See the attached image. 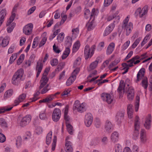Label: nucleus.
Segmentation results:
<instances>
[{
    "label": "nucleus",
    "instance_id": "603ef678",
    "mask_svg": "<svg viewBox=\"0 0 152 152\" xmlns=\"http://www.w3.org/2000/svg\"><path fill=\"white\" fill-rule=\"evenodd\" d=\"M17 57L16 53L13 54L10 57V59L9 62L10 64H12L16 59Z\"/></svg>",
    "mask_w": 152,
    "mask_h": 152
},
{
    "label": "nucleus",
    "instance_id": "412c9836",
    "mask_svg": "<svg viewBox=\"0 0 152 152\" xmlns=\"http://www.w3.org/2000/svg\"><path fill=\"white\" fill-rule=\"evenodd\" d=\"M128 99L129 100H132L133 99L134 94V90L132 87L129 88L127 92Z\"/></svg>",
    "mask_w": 152,
    "mask_h": 152
},
{
    "label": "nucleus",
    "instance_id": "423d86ee",
    "mask_svg": "<svg viewBox=\"0 0 152 152\" xmlns=\"http://www.w3.org/2000/svg\"><path fill=\"white\" fill-rule=\"evenodd\" d=\"M61 111L58 108H55L52 113V116L53 121L55 122L58 121L61 116Z\"/></svg>",
    "mask_w": 152,
    "mask_h": 152
},
{
    "label": "nucleus",
    "instance_id": "5fc2aeb1",
    "mask_svg": "<svg viewBox=\"0 0 152 152\" xmlns=\"http://www.w3.org/2000/svg\"><path fill=\"white\" fill-rule=\"evenodd\" d=\"M94 125L97 128L100 127L101 125V123L99 118H96L95 119L94 122Z\"/></svg>",
    "mask_w": 152,
    "mask_h": 152
},
{
    "label": "nucleus",
    "instance_id": "0eeeda50",
    "mask_svg": "<svg viewBox=\"0 0 152 152\" xmlns=\"http://www.w3.org/2000/svg\"><path fill=\"white\" fill-rule=\"evenodd\" d=\"M71 137L67 136L65 140V150L66 152H72L73 151V144L70 140Z\"/></svg>",
    "mask_w": 152,
    "mask_h": 152
},
{
    "label": "nucleus",
    "instance_id": "bf43d9fd",
    "mask_svg": "<svg viewBox=\"0 0 152 152\" xmlns=\"http://www.w3.org/2000/svg\"><path fill=\"white\" fill-rule=\"evenodd\" d=\"M50 63L52 66H56L58 63V61L57 59L53 58L50 61Z\"/></svg>",
    "mask_w": 152,
    "mask_h": 152
},
{
    "label": "nucleus",
    "instance_id": "49530a36",
    "mask_svg": "<svg viewBox=\"0 0 152 152\" xmlns=\"http://www.w3.org/2000/svg\"><path fill=\"white\" fill-rule=\"evenodd\" d=\"M0 125L3 128H6L7 126L6 122L3 118H0Z\"/></svg>",
    "mask_w": 152,
    "mask_h": 152
},
{
    "label": "nucleus",
    "instance_id": "c9c22d12",
    "mask_svg": "<svg viewBox=\"0 0 152 152\" xmlns=\"http://www.w3.org/2000/svg\"><path fill=\"white\" fill-rule=\"evenodd\" d=\"M141 85L144 89H146L148 86L147 78L146 77L143 79L142 81Z\"/></svg>",
    "mask_w": 152,
    "mask_h": 152
},
{
    "label": "nucleus",
    "instance_id": "20e7f679",
    "mask_svg": "<svg viewBox=\"0 0 152 152\" xmlns=\"http://www.w3.org/2000/svg\"><path fill=\"white\" fill-rule=\"evenodd\" d=\"M31 118V116L29 115H27L21 118L19 117L18 119V123L20 126L23 127L29 123Z\"/></svg>",
    "mask_w": 152,
    "mask_h": 152
},
{
    "label": "nucleus",
    "instance_id": "bb28decb",
    "mask_svg": "<svg viewBox=\"0 0 152 152\" xmlns=\"http://www.w3.org/2000/svg\"><path fill=\"white\" fill-rule=\"evenodd\" d=\"M48 81V79L47 77L42 76L41 79L40 81V85L39 87V89H41L43 87L47 84Z\"/></svg>",
    "mask_w": 152,
    "mask_h": 152
},
{
    "label": "nucleus",
    "instance_id": "6ab92c4d",
    "mask_svg": "<svg viewBox=\"0 0 152 152\" xmlns=\"http://www.w3.org/2000/svg\"><path fill=\"white\" fill-rule=\"evenodd\" d=\"M7 14V10L4 9H2L0 12V26L3 23Z\"/></svg>",
    "mask_w": 152,
    "mask_h": 152
},
{
    "label": "nucleus",
    "instance_id": "6e6552de",
    "mask_svg": "<svg viewBox=\"0 0 152 152\" xmlns=\"http://www.w3.org/2000/svg\"><path fill=\"white\" fill-rule=\"evenodd\" d=\"M93 121V118L91 113H87L85 116L84 123L86 126L90 127L92 124Z\"/></svg>",
    "mask_w": 152,
    "mask_h": 152
},
{
    "label": "nucleus",
    "instance_id": "2eb2a0df",
    "mask_svg": "<svg viewBox=\"0 0 152 152\" xmlns=\"http://www.w3.org/2000/svg\"><path fill=\"white\" fill-rule=\"evenodd\" d=\"M140 142L143 143H145L147 141V137L146 131L145 129H142L140 134Z\"/></svg>",
    "mask_w": 152,
    "mask_h": 152
},
{
    "label": "nucleus",
    "instance_id": "f257e3e1",
    "mask_svg": "<svg viewBox=\"0 0 152 152\" xmlns=\"http://www.w3.org/2000/svg\"><path fill=\"white\" fill-rule=\"evenodd\" d=\"M23 74V69H20L16 72L12 76V83L15 85H18L20 81L22 80V77Z\"/></svg>",
    "mask_w": 152,
    "mask_h": 152
},
{
    "label": "nucleus",
    "instance_id": "e433bc0d",
    "mask_svg": "<svg viewBox=\"0 0 152 152\" xmlns=\"http://www.w3.org/2000/svg\"><path fill=\"white\" fill-rule=\"evenodd\" d=\"M80 46V44L79 41H76L73 45V52H75L77 51L79 49Z\"/></svg>",
    "mask_w": 152,
    "mask_h": 152
},
{
    "label": "nucleus",
    "instance_id": "052dcab7",
    "mask_svg": "<svg viewBox=\"0 0 152 152\" xmlns=\"http://www.w3.org/2000/svg\"><path fill=\"white\" fill-rule=\"evenodd\" d=\"M150 38L149 35H147L141 43V46H143L146 43L147 41L150 39Z\"/></svg>",
    "mask_w": 152,
    "mask_h": 152
},
{
    "label": "nucleus",
    "instance_id": "13d9d810",
    "mask_svg": "<svg viewBox=\"0 0 152 152\" xmlns=\"http://www.w3.org/2000/svg\"><path fill=\"white\" fill-rule=\"evenodd\" d=\"M39 118L41 120H44L46 118V115L45 113V110L40 113L39 116Z\"/></svg>",
    "mask_w": 152,
    "mask_h": 152
},
{
    "label": "nucleus",
    "instance_id": "72a5a7b5",
    "mask_svg": "<svg viewBox=\"0 0 152 152\" xmlns=\"http://www.w3.org/2000/svg\"><path fill=\"white\" fill-rule=\"evenodd\" d=\"M75 79L76 78L75 76H73L71 75L67 80L66 82V85L68 86L71 85Z\"/></svg>",
    "mask_w": 152,
    "mask_h": 152
},
{
    "label": "nucleus",
    "instance_id": "4468645a",
    "mask_svg": "<svg viewBox=\"0 0 152 152\" xmlns=\"http://www.w3.org/2000/svg\"><path fill=\"white\" fill-rule=\"evenodd\" d=\"M102 99L103 100H105L108 104L111 103L113 100V98L109 94H104L101 96Z\"/></svg>",
    "mask_w": 152,
    "mask_h": 152
},
{
    "label": "nucleus",
    "instance_id": "9b49d317",
    "mask_svg": "<svg viewBox=\"0 0 152 152\" xmlns=\"http://www.w3.org/2000/svg\"><path fill=\"white\" fill-rule=\"evenodd\" d=\"M26 96V94H23L20 95L14 100V106L18 105L20 102H23L25 99Z\"/></svg>",
    "mask_w": 152,
    "mask_h": 152
},
{
    "label": "nucleus",
    "instance_id": "09e8293b",
    "mask_svg": "<svg viewBox=\"0 0 152 152\" xmlns=\"http://www.w3.org/2000/svg\"><path fill=\"white\" fill-rule=\"evenodd\" d=\"M24 58V55L23 54H21L17 61V64L20 65L23 61Z\"/></svg>",
    "mask_w": 152,
    "mask_h": 152
},
{
    "label": "nucleus",
    "instance_id": "864d4df0",
    "mask_svg": "<svg viewBox=\"0 0 152 152\" xmlns=\"http://www.w3.org/2000/svg\"><path fill=\"white\" fill-rule=\"evenodd\" d=\"M81 58L80 57H78L75 61L74 64V66L76 67L79 66L81 63Z\"/></svg>",
    "mask_w": 152,
    "mask_h": 152
},
{
    "label": "nucleus",
    "instance_id": "a19ab883",
    "mask_svg": "<svg viewBox=\"0 0 152 152\" xmlns=\"http://www.w3.org/2000/svg\"><path fill=\"white\" fill-rule=\"evenodd\" d=\"M57 139L56 136H54L53 140V142L52 145V150L53 151H54L55 150L56 144Z\"/></svg>",
    "mask_w": 152,
    "mask_h": 152
},
{
    "label": "nucleus",
    "instance_id": "4c0bfd02",
    "mask_svg": "<svg viewBox=\"0 0 152 152\" xmlns=\"http://www.w3.org/2000/svg\"><path fill=\"white\" fill-rule=\"evenodd\" d=\"M66 125L67 128V130L69 133L71 135L73 134L74 130L72 126L69 123L67 124H66Z\"/></svg>",
    "mask_w": 152,
    "mask_h": 152
},
{
    "label": "nucleus",
    "instance_id": "de8ad7c7",
    "mask_svg": "<svg viewBox=\"0 0 152 152\" xmlns=\"http://www.w3.org/2000/svg\"><path fill=\"white\" fill-rule=\"evenodd\" d=\"M114 18H115V19H119V18L118 16H117V14H114L108 16L107 19V21H109Z\"/></svg>",
    "mask_w": 152,
    "mask_h": 152
},
{
    "label": "nucleus",
    "instance_id": "338daca9",
    "mask_svg": "<svg viewBox=\"0 0 152 152\" xmlns=\"http://www.w3.org/2000/svg\"><path fill=\"white\" fill-rule=\"evenodd\" d=\"M104 42H100L97 48V50L99 51H101L102 49L104 47Z\"/></svg>",
    "mask_w": 152,
    "mask_h": 152
},
{
    "label": "nucleus",
    "instance_id": "680f3d73",
    "mask_svg": "<svg viewBox=\"0 0 152 152\" xmlns=\"http://www.w3.org/2000/svg\"><path fill=\"white\" fill-rule=\"evenodd\" d=\"M132 152H138L139 147L136 145H133L131 148Z\"/></svg>",
    "mask_w": 152,
    "mask_h": 152
},
{
    "label": "nucleus",
    "instance_id": "8fccbe9b",
    "mask_svg": "<svg viewBox=\"0 0 152 152\" xmlns=\"http://www.w3.org/2000/svg\"><path fill=\"white\" fill-rule=\"evenodd\" d=\"M130 42L129 40L126 41L122 46L121 51H123L126 49L129 46Z\"/></svg>",
    "mask_w": 152,
    "mask_h": 152
},
{
    "label": "nucleus",
    "instance_id": "f704fd0d",
    "mask_svg": "<svg viewBox=\"0 0 152 152\" xmlns=\"http://www.w3.org/2000/svg\"><path fill=\"white\" fill-rule=\"evenodd\" d=\"M72 36L76 37L78 34L79 32V29L78 27L72 29Z\"/></svg>",
    "mask_w": 152,
    "mask_h": 152
},
{
    "label": "nucleus",
    "instance_id": "58836bf2",
    "mask_svg": "<svg viewBox=\"0 0 152 152\" xmlns=\"http://www.w3.org/2000/svg\"><path fill=\"white\" fill-rule=\"evenodd\" d=\"M52 97L49 96V95L47 96L45 98L39 101V103H49L50 101H52Z\"/></svg>",
    "mask_w": 152,
    "mask_h": 152
},
{
    "label": "nucleus",
    "instance_id": "6e6d98bb",
    "mask_svg": "<svg viewBox=\"0 0 152 152\" xmlns=\"http://www.w3.org/2000/svg\"><path fill=\"white\" fill-rule=\"evenodd\" d=\"M119 61L118 60H115L112 62L108 66V68L110 69L113 66L116 65L119 62Z\"/></svg>",
    "mask_w": 152,
    "mask_h": 152
},
{
    "label": "nucleus",
    "instance_id": "37998d69",
    "mask_svg": "<svg viewBox=\"0 0 152 152\" xmlns=\"http://www.w3.org/2000/svg\"><path fill=\"white\" fill-rule=\"evenodd\" d=\"M64 37V34L63 32L61 33L57 37V39L58 42H62L63 41Z\"/></svg>",
    "mask_w": 152,
    "mask_h": 152
},
{
    "label": "nucleus",
    "instance_id": "4be33fe9",
    "mask_svg": "<svg viewBox=\"0 0 152 152\" xmlns=\"http://www.w3.org/2000/svg\"><path fill=\"white\" fill-rule=\"evenodd\" d=\"M124 111H120L117 113L116 116V120L118 124H120L124 118Z\"/></svg>",
    "mask_w": 152,
    "mask_h": 152
},
{
    "label": "nucleus",
    "instance_id": "e2e57ef3",
    "mask_svg": "<svg viewBox=\"0 0 152 152\" xmlns=\"http://www.w3.org/2000/svg\"><path fill=\"white\" fill-rule=\"evenodd\" d=\"M122 149L121 145L120 144L116 145L115 147V152H122Z\"/></svg>",
    "mask_w": 152,
    "mask_h": 152
},
{
    "label": "nucleus",
    "instance_id": "cd10ccee",
    "mask_svg": "<svg viewBox=\"0 0 152 152\" xmlns=\"http://www.w3.org/2000/svg\"><path fill=\"white\" fill-rule=\"evenodd\" d=\"M72 43V39L71 37L68 36L66 37L65 41V44L66 48H69L71 47Z\"/></svg>",
    "mask_w": 152,
    "mask_h": 152
},
{
    "label": "nucleus",
    "instance_id": "aec40b11",
    "mask_svg": "<svg viewBox=\"0 0 152 152\" xmlns=\"http://www.w3.org/2000/svg\"><path fill=\"white\" fill-rule=\"evenodd\" d=\"M43 65L41 61H39L37 63L36 66V70L37 71L36 77H38L39 76L42 69Z\"/></svg>",
    "mask_w": 152,
    "mask_h": 152
},
{
    "label": "nucleus",
    "instance_id": "c03bdc74",
    "mask_svg": "<svg viewBox=\"0 0 152 152\" xmlns=\"http://www.w3.org/2000/svg\"><path fill=\"white\" fill-rule=\"evenodd\" d=\"M15 26V23H13L11 25L7 26L8 27L7 28V31L8 33L11 32Z\"/></svg>",
    "mask_w": 152,
    "mask_h": 152
},
{
    "label": "nucleus",
    "instance_id": "7ed1b4c3",
    "mask_svg": "<svg viewBox=\"0 0 152 152\" xmlns=\"http://www.w3.org/2000/svg\"><path fill=\"white\" fill-rule=\"evenodd\" d=\"M73 110H76L80 113H82L86 110L85 104L83 103H80L78 100H76L73 104Z\"/></svg>",
    "mask_w": 152,
    "mask_h": 152
},
{
    "label": "nucleus",
    "instance_id": "4d7b16f0",
    "mask_svg": "<svg viewBox=\"0 0 152 152\" xmlns=\"http://www.w3.org/2000/svg\"><path fill=\"white\" fill-rule=\"evenodd\" d=\"M98 10H96L95 8L93 9L90 15V19L93 17L94 18L95 16L98 14Z\"/></svg>",
    "mask_w": 152,
    "mask_h": 152
},
{
    "label": "nucleus",
    "instance_id": "f03ea898",
    "mask_svg": "<svg viewBox=\"0 0 152 152\" xmlns=\"http://www.w3.org/2000/svg\"><path fill=\"white\" fill-rule=\"evenodd\" d=\"M129 17L128 16L124 20L122 25V28L123 29L126 31V35L128 36L131 33L133 28V25L131 23H128Z\"/></svg>",
    "mask_w": 152,
    "mask_h": 152
},
{
    "label": "nucleus",
    "instance_id": "473e14b6",
    "mask_svg": "<svg viewBox=\"0 0 152 152\" xmlns=\"http://www.w3.org/2000/svg\"><path fill=\"white\" fill-rule=\"evenodd\" d=\"M70 52V50L68 48H66V49L64 51L63 55L62 56V58L64 59L68 56Z\"/></svg>",
    "mask_w": 152,
    "mask_h": 152
},
{
    "label": "nucleus",
    "instance_id": "dca6fc26",
    "mask_svg": "<svg viewBox=\"0 0 152 152\" xmlns=\"http://www.w3.org/2000/svg\"><path fill=\"white\" fill-rule=\"evenodd\" d=\"M69 106L67 105L65 107L64 112V118L66 121V124H69L71 121V119L69 115H68Z\"/></svg>",
    "mask_w": 152,
    "mask_h": 152
},
{
    "label": "nucleus",
    "instance_id": "f3484780",
    "mask_svg": "<svg viewBox=\"0 0 152 152\" xmlns=\"http://www.w3.org/2000/svg\"><path fill=\"white\" fill-rule=\"evenodd\" d=\"M114 27L115 25L113 23L110 24L106 28L103 34V36H106L108 35L113 31Z\"/></svg>",
    "mask_w": 152,
    "mask_h": 152
},
{
    "label": "nucleus",
    "instance_id": "5701e85b",
    "mask_svg": "<svg viewBox=\"0 0 152 152\" xmlns=\"http://www.w3.org/2000/svg\"><path fill=\"white\" fill-rule=\"evenodd\" d=\"M119 137V134L116 131L113 132L111 134V139L112 142L114 143H115L118 141Z\"/></svg>",
    "mask_w": 152,
    "mask_h": 152
},
{
    "label": "nucleus",
    "instance_id": "2f4dec72",
    "mask_svg": "<svg viewBox=\"0 0 152 152\" xmlns=\"http://www.w3.org/2000/svg\"><path fill=\"white\" fill-rule=\"evenodd\" d=\"M52 132L50 131L48 134L46 138V143L48 145H49L51 142L52 139Z\"/></svg>",
    "mask_w": 152,
    "mask_h": 152
},
{
    "label": "nucleus",
    "instance_id": "ddd939ff",
    "mask_svg": "<svg viewBox=\"0 0 152 152\" xmlns=\"http://www.w3.org/2000/svg\"><path fill=\"white\" fill-rule=\"evenodd\" d=\"M125 86L124 84V81L121 80L120 81L119 87L118 88L117 91L119 94L120 96H122L124 93V87Z\"/></svg>",
    "mask_w": 152,
    "mask_h": 152
},
{
    "label": "nucleus",
    "instance_id": "c85d7f7f",
    "mask_svg": "<svg viewBox=\"0 0 152 152\" xmlns=\"http://www.w3.org/2000/svg\"><path fill=\"white\" fill-rule=\"evenodd\" d=\"M99 61L98 60H96L91 63L89 66L88 70L91 71L95 69L97 66Z\"/></svg>",
    "mask_w": 152,
    "mask_h": 152
},
{
    "label": "nucleus",
    "instance_id": "ea45409f",
    "mask_svg": "<svg viewBox=\"0 0 152 152\" xmlns=\"http://www.w3.org/2000/svg\"><path fill=\"white\" fill-rule=\"evenodd\" d=\"M140 97L139 96L137 95L136 97V102L135 104V111L137 112L138 111L139 107V106Z\"/></svg>",
    "mask_w": 152,
    "mask_h": 152
},
{
    "label": "nucleus",
    "instance_id": "a211bd4d",
    "mask_svg": "<svg viewBox=\"0 0 152 152\" xmlns=\"http://www.w3.org/2000/svg\"><path fill=\"white\" fill-rule=\"evenodd\" d=\"M115 47V44L112 42L110 43L107 47L106 54L107 55L111 54L114 50Z\"/></svg>",
    "mask_w": 152,
    "mask_h": 152
},
{
    "label": "nucleus",
    "instance_id": "69168bd1",
    "mask_svg": "<svg viewBox=\"0 0 152 152\" xmlns=\"http://www.w3.org/2000/svg\"><path fill=\"white\" fill-rule=\"evenodd\" d=\"M38 38L37 37L35 38L34 39L32 45V48H34L36 47L38 45Z\"/></svg>",
    "mask_w": 152,
    "mask_h": 152
},
{
    "label": "nucleus",
    "instance_id": "a878e982",
    "mask_svg": "<svg viewBox=\"0 0 152 152\" xmlns=\"http://www.w3.org/2000/svg\"><path fill=\"white\" fill-rule=\"evenodd\" d=\"M145 69L144 68H142L139 71L137 75V81H138L140 80L144 77Z\"/></svg>",
    "mask_w": 152,
    "mask_h": 152
},
{
    "label": "nucleus",
    "instance_id": "c756f323",
    "mask_svg": "<svg viewBox=\"0 0 152 152\" xmlns=\"http://www.w3.org/2000/svg\"><path fill=\"white\" fill-rule=\"evenodd\" d=\"M93 20L91 22H88L86 24V27L89 31L92 30L95 27V26Z\"/></svg>",
    "mask_w": 152,
    "mask_h": 152
},
{
    "label": "nucleus",
    "instance_id": "b1692460",
    "mask_svg": "<svg viewBox=\"0 0 152 152\" xmlns=\"http://www.w3.org/2000/svg\"><path fill=\"white\" fill-rule=\"evenodd\" d=\"M13 91L12 89L7 90L4 94L3 96L4 100H5L10 97L13 94Z\"/></svg>",
    "mask_w": 152,
    "mask_h": 152
},
{
    "label": "nucleus",
    "instance_id": "79ce46f5",
    "mask_svg": "<svg viewBox=\"0 0 152 152\" xmlns=\"http://www.w3.org/2000/svg\"><path fill=\"white\" fill-rule=\"evenodd\" d=\"M15 17V15L14 14L11 15V16L7 21L6 26H8L9 25H11V24L12 23V22L14 20Z\"/></svg>",
    "mask_w": 152,
    "mask_h": 152
},
{
    "label": "nucleus",
    "instance_id": "f8f14e48",
    "mask_svg": "<svg viewBox=\"0 0 152 152\" xmlns=\"http://www.w3.org/2000/svg\"><path fill=\"white\" fill-rule=\"evenodd\" d=\"M151 118L150 115H148L145 119L144 126L146 129H149L151 127Z\"/></svg>",
    "mask_w": 152,
    "mask_h": 152
},
{
    "label": "nucleus",
    "instance_id": "9d476101",
    "mask_svg": "<svg viewBox=\"0 0 152 152\" xmlns=\"http://www.w3.org/2000/svg\"><path fill=\"white\" fill-rule=\"evenodd\" d=\"M33 28V25L31 23H29L26 25L23 28V31L26 35H29L31 34Z\"/></svg>",
    "mask_w": 152,
    "mask_h": 152
},
{
    "label": "nucleus",
    "instance_id": "7c9ffc66",
    "mask_svg": "<svg viewBox=\"0 0 152 152\" xmlns=\"http://www.w3.org/2000/svg\"><path fill=\"white\" fill-rule=\"evenodd\" d=\"M9 37H5L2 39L1 43V45L3 47H6L9 43Z\"/></svg>",
    "mask_w": 152,
    "mask_h": 152
},
{
    "label": "nucleus",
    "instance_id": "774afa93",
    "mask_svg": "<svg viewBox=\"0 0 152 152\" xmlns=\"http://www.w3.org/2000/svg\"><path fill=\"white\" fill-rule=\"evenodd\" d=\"M47 39V38L46 37H44L43 38L42 40L40 42L39 44V48L45 44V43L46 42Z\"/></svg>",
    "mask_w": 152,
    "mask_h": 152
},
{
    "label": "nucleus",
    "instance_id": "3c124183",
    "mask_svg": "<svg viewBox=\"0 0 152 152\" xmlns=\"http://www.w3.org/2000/svg\"><path fill=\"white\" fill-rule=\"evenodd\" d=\"M141 40V38L140 37L137 39L132 45V48H134L138 44Z\"/></svg>",
    "mask_w": 152,
    "mask_h": 152
},
{
    "label": "nucleus",
    "instance_id": "39448f33",
    "mask_svg": "<svg viewBox=\"0 0 152 152\" xmlns=\"http://www.w3.org/2000/svg\"><path fill=\"white\" fill-rule=\"evenodd\" d=\"M139 117L136 116L135 121L134 123V131L133 134V138L134 140H136L139 137V131L140 129V123L139 121Z\"/></svg>",
    "mask_w": 152,
    "mask_h": 152
},
{
    "label": "nucleus",
    "instance_id": "1a4fd4ad",
    "mask_svg": "<svg viewBox=\"0 0 152 152\" xmlns=\"http://www.w3.org/2000/svg\"><path fill=\"white\" fill-rule=\"evenodd\" d=\"M91 49L89 46L87 45L84 48V56L86 59H87L91 58L93 56L94 53L91 51Z\"/></svg>",
    "mask_w": 152,
    "mask_h": 152
},
{
    "label": "nucleus",
    "instance_id": "393cba45",
    "mask_svg": "<svg viewBox=\"0 0 152 152\" xmlns=\"http://www.w3.org/2000/svg\"><path fill=\"white\" fill-rule=\"evenodd\" d=\"M113 125L110 121L108 120L106 121L105 124V129L107 132H111L113 128Z\"/></svg>",
    "mask_w": 152,
    "mask_h": 152
},
{
    "label": "nucleus",
    "instance_id": "a18cd8bd",
    "mask_svg": "<svg viewBox=\"0 0 152 152\" xmlns=\"http://www.w3.org/2000/svg\"><path fill=\"white\" fill-rule=\"evenodd\" d=\"M22 144V139L21 137L19 136L16 139V145L17 148L20 146Z\"/></svg>",
    "mask_w": 152,
    "mask_h": 152
},
{
    "label": "nucleus",
    "instance_id": "0e129e2a",
    "mask_svg": "<svg viewBox=\"0 0 152 152\" xmlns=\"http://www.w3.org/2000/svg\"><path fill=\"white\" fill-rule=\"evenodd\" d=\"M136 12L140 14V17H142L144 15H146L145 13L142 11L141 8H139L137 9Z\"/></svg>",
    "mask_w": 152,
    "mask_h": 152
}]
</instances>
